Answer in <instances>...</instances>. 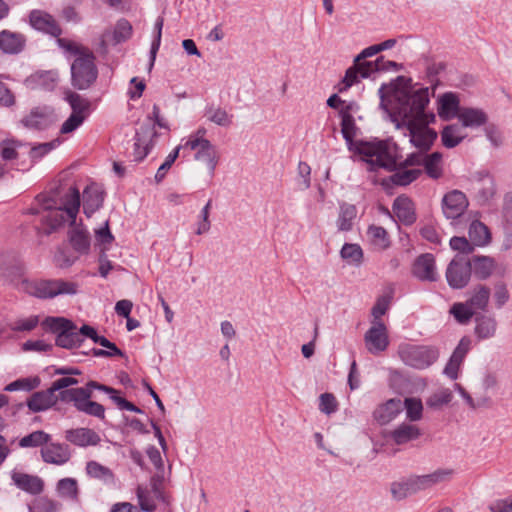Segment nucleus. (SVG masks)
Listing matches in <instances>:
<instances>
[{
	"instance_id": "21",
	"label": "nucleus",
	"mask_w": 512,
	"mask_h": 512,
	"mask_svg": "<svg viewBox=\"0 0 512 512\" xmlns=\"http://www.w3.org/2000/svg\"><path fill=\"white\" fill-rule=\"evenodd\" d=\"M41 456L44 462L63 465L67 463L71 457L69 447L60 443H47L41 449Z\"/></svg>"
},
{
	"instance_id": "34",
	"label": "nucleus",
	"mask_w": 512,
	"mask_h": 512,
	"mask_svg": "<svg viewBox=\"0 0 512 512\" xmlns=\"http://www.w3.org/2000/svg\"><path fill=\"white\" fill-rule=\"evenodd\" d=\"M69 232V238L75 251L87 254L90 250V235L88 230L81 224H73Z\"/></svg>"
},
{
	"instance_id": "56",
	"label": "nucleus",
	"mask_w": 512,
	"mask_h": 512,
	"mask_svg": "<svg viewBox=\"0 0 512 512\" xmlns=\"http://www.w3.org/2000/svg\"><path fill=\"white\" fill-rule=\"evenodd\" d=\"M95 240L96 245L101 248V251L104 253L108 250L114 241V236L112 235L108 222L106 221L104 226L95 230Z\"/></svg>"
},
{
	"instance_id": "4",
	"label": "nucleus",
	"mask_w": 512,
	"mask_h": 512,
	"mask_svg": "<svg viewBox=\"0 0 512 512\" xmlns=\"http://www.w3.org/2000/svg\"><path fill=\"white\" fill-rule=\"evenodd\" d=\"M92 389H97L107 393L121 410H127L136 413L141 412V410L133 403L119 396L117 390L99 384L95 381H90L85 387L67 389V391L61 393V396L64 402H72L78 411L103 419L105 415V409L101 404L91 401Z\"/></svg>"
},
{
	"instance_id": "54",
	"label": "nucleus",
	"mask_w": 512,
	"mask_h": 512,
	"mask_svg": "<svg viewBox=\"0 0 512 512\" xmlns=\"http://www.w3.org/2000/svg\"><path fill=\"white\" fill-rule=\"evenodd\" d=\"M422 171L416 168H404L393 174L392 180L395 184L406 186L416 180Z\"/></svg>"
},
{
	"instance_id": "58",
	"label": "nucleus",
	"mask_w": 512,
	"mask_h": 512,
	"mask_svg": "<svg viewBox=\"0 0 512 512\" xmlns=\"http://www.w3.org/2000/svg\"><path fill=\"white\" fill-rule=\"evenodd\" d=\"M181 151L180 145L176 146L165 158L164 162L158 168L155 174L156 182H161L166 176L168 170L171 168L175 160L178 158Z\"/></svg>"
},
{
	"instance_id": "29",
	"label": "nucleus",
	"mask_w": 512,
	"mask_h": 512,
	"mask_svg": "<svg viewBox=\"0 0 512 512\" xmlns=\"http://www.w3.org/2000/svg\"><path fill=\"white\" fill-rule=\"evenodd\" d=\"M468 262L471 267V273L480 280H486L491 277L497 267L495 259L490 256H474Z\"/></svg>"
},
{
	"instance_id": "62",
	"label": "nucleus",
	"mask_w": 512,
	"mask_h": 512,
	"mask_svg": "<svg viewBox=\"0 0 512 512\" xmlns=\"http://www.w3.org/2000/svg\"><path fill=\"white\" fill-rule=\"evenodd\" d=\"M449 243L453 250L463 254H469L474 250V245L470 239L468 240L465 237H452Z\"/></svg>"
},
{
	"instance_id": "13",
	"label": "nucleus",
	"mask_w": 512,
	"mask_h": 512,
	"mask_svg": "<svg viewBox=\"0 0 512 512\" xmlns=\"http://www.w3.org/2000/svg\"><path fill=\"white\" fill-rule=\"evenodd\" d=\"M471 277V267L468 261L462 258H454L447 267L446 279L449 286L453 289L465 287Z\"/></svg>"
},
{
	"instance_id": "36",
	"label": "nucleus",
	"mask_w": 512,
	"mask_h": 512,
	"mask_svg": "<svg viewBox=\"0 0 512 512\" xmlns=\"http://www.w3.org/2000/svg\"><path fill=\"white\" fill-rule=\"evenodd\" d=\"M441 142L445 148L451 149L458 146L467 137L466 131L458 124H449L443 127Z\"/></svg>"
},
{
	"instance_id": "61",
	"label": "nucleus",
	"mask_w": 512,
	"mask_h": 512,
	"mask_svg": "<svg viewBox=\"0 0 512 512\" xmlns=\"http://www.w3.org/2000/svg\"><path fill=\"white\" fill-rule=\"evenodd\" d=\"M391 493L395 499L401 500L410 494L415 493L411 480L395 482L391 485Z\"/></svg>"
},
{
	"instance_id": "53",
	"label": "nucleus",
	"mask_w": 512,
	"mask_h": 512,
	"mask_svg": "<svg viewBox=\"0 0 512 512\" xmlns=\"http://www.w3.org/2000/svg\"><path fill=\"white\" fill-rule=\"evenodd\" d=\"M42 325L55 333H63L64 331L75 328V325L70 320L64 317H47L42 322Z\"/></svg>"
},
{
	"instance_id": "15",
	"label": "nucleus",
	"mask_w": 512,
	"mask_h": 512,
	"mask_svg": "<svg viewBox=\"0 0 512 512\" xmlns=\"http://www.w3.org/2000/svg\"><path fill=\"white\" fill-rule=\"evenodd\" d=\"M411 164H421L424 171L431 179H439L443 176V155L440 152H433L425 155H411L408 159Z\"/></svg>"
},
{
	"instance_id": "5",
	"label": "nucleus",
	"mask_w": 512,
	"mask_h": 512,
	"mask_svg": "<svg viewBox=\"0 0 512 512\" xmlns=\"http://www.w3.org/2000/svg\"><path fill=\"white\" fill-rule=\"evenodd\" d=\"M57 44L67 57H73L71 64L72 84L78 89L88 88L97 78L93 53L81 44L65 38H57Z\"/></svg>"
},
{
	"instance_id": "50",
	"label": "nucleus",
	"mask_w": 512,
	"mask_h": 512,
	"mask_svg": "<svg viewBox=\"0 0 512 512\" xmlns=\"http://www.w3.org/2000/svg\"><path fill=\"white\" fill-rule=\"evenodd\" d=\"M82 338L75 328H70L63 333H59L56 338V344L62 348L71 349L81 344Z\"/></svg>"
},
{
	"instance_id": "16",
	"label": "nucleus",
	"mask_w": 512,
	"mask_h": 512,
	"mask_svg": "<svg viewBox=\"0 0 512 512\" xmlns=\"http://www.w3.org/2000/svg\"><path fill=\"white\" fill-rule=\"evenodd\" d=\"M498 322L492 314H477L474 318L473 333L478 341H487L496 337Z\"/></svg>"
},
{
	"instance_id": "18",
	"label": "nucleus",
	"mask_w": 512,
	"mask_h": 512,
	"mask_svg": "<svg viewBox=\"0 0 512 512\" xmlns=\"http://www.w3.org/2000/svg\"><path fill=\"white\" fill-rule=\"evenodd\" d=\"M56 117L53 109L49 107L36 108L22 119L25 127L30 129L43 130L54 123Z\"/></svg>"
},
{
	"instance_id": "22",
	"label": "nucleus",
	"mask_w": 512,
	"mask_h": 512,
	"mask_svg": "<svg viewBox=\"0 0 512 512\" xmlns=\"http://www.w3.org/2000/svg\"><path fill=\"white\" fill-rule=\"evenodd\" d=\"M58 401V397L50 388L34 392L26 401L28 409L33 413L46 411L53 407Z\"/></svg>"
},
{
	"instance_id": "44",
	"label": "nucleus",
	"mask_w": 512,
	"mask_h": 512,
	"mask_svg": "<svg viewBox=\"0 0 512 512\" xmlns=\"http://www.w3.org/2000/svg\"><path fill=\"white\" fill-rule=\"evenodd\" d=\"M367 238L375 248L380 250L386 249L390 244L387 231L383 227L374 224L368 227Z\"/></svg>"
},
{
	"instance_id": "52",
	"label": "nucleus",
	"mask_w": 512,
	"mask_h": 512,
	"mask_svg": "<svg viewBox=\"0 0 512 512\" xmlns=\"http://www.w3.org/2000/svg\"><path fill=\"white\" fill-rule=\"evenodd\" d=\"M492 299L496 309L503 308L510 300L508 286L503 281H498L493 285Z\"/></svg>"
},
{
	"instance_id": "37",
	"label": "nucleus",
	"mask_w": 512,
	"mask_h": 512,
	"mask_svg": "<svg viewBox=\"0 0 512 512\" xmlns=\"http://www.w3.org/2000/svg\"><path fill=\"white\" fill-rule=\"evenodd\" d=\"M468 236L474 246L484 247L491 242L489 228L479 220H473L468 227Z\"/></svg>"
},
{
	"instance_id": "59",
	"label": "nucleus",
	"mask_w": 512,
	"mask_h": 512,
	"mask_svg": "<svg viewBox=\"0 0 512 512\" xmlns=\"http://www.w3.org/2000/svg\"><path fill=\"white\" fill-rule=\"evenodd\" d=\"M39 324V317L32 315L26 318H19L10 323V329L16 332H29L37 327Z\"/></svg>"
},
{
	"instance_id": "3",
	"label": "nucleus",
	"mask_w": 512,
	"mask_h": 512,
	"mask_svg": "<svg viewBox=\"0 0 512 512\" xmlns=\"http://www.w3.org/2000/svg\"><path fill=\"white\" fill-rule=\"evenodd\" d=\"M37 201L40 208L33 209V213L40 215L46 233L65 223L75 224L80 207V193L76 187H70L59 200L39 196Z\"/></svg>"
},
{
	"instance_id": "20",
	"label": "nucleus",
	"mask_w": 512,
	"mask_h": 512,
	"mask_svg": "<svg viewBox=\"0 0 512 512\" xmlns=\"http://www.w3.org/2000/svg\"><path fill=\"white\" fill-rule=\"evenodd\" d=\"M29 22L34 29L52 36L57 37L61 33V29L54 18L41 10L32 11L29 16Z\"/></svg>"
},
{
	"instance_id": "45",
	"label": "nucleus",
	"mask_w": 512,
	"mask_h": 512,
	"mask_svg": "<svg viewBox=\"0 0 512 512\" xmlns=\"http://www.w3.org/2000/svg\"><path fill=\"white\" fill-rule=\"evenodd\" d=\"M41 384V379L38 376H29L19 378L5 386L4 390L7 392L25 391L30 392L38 388Z\"/></svg>"
},
{
	"instance_id": "19",
	"label": "nucleus",
	"mask_w": 512,
	"mask_h": 512,
	"mask_svg": "<svg viewBox=\"0 0 512 512\" xmlns=\"http://www.w3.org/2000/svg\"><path fill=\"white\" fill-rule=\"evenodd\" d=\"M437 112L442 120L449 121L458 118L460 110V101L456 94L447 92L441 95L437 101Z\"/></svg>"
},
{
	"instance_id": "46",
	"label": "nucleus",
	"mask_w": 512,
	"mask_h": 512,
	"mask_svg": "<svg viewBox=\"0 0 512 512\" xmlns=\"http://www.w3.org/2000/svg\"><path fill=\"white\" fill-rule=\"evenodd\" d=\"M403 403V410L406 411V418L410 422H416L423 417V403L420 398L407 397Z\"/></svg>"
},
{
	"instance_id": "27",
	"label": "nucleus",
	"mask_w": 512,
	"mask_h": 512,
	"mask_svg": "<svg viewBox=\"0 0 512 512\" xmlns=\"http://www.w3.org/2000/svg\"><path fill=\"white\" fill-rule=\"evenodd\" d=\"M132 35V26L126 19H120L113 30H106L102 35L104 45H116L127 41Z\"/></svg>"
},
{
	"instance_id": "42",
	"label": "nucleus",
	"mask_w": 512,
	"mask_h": 512,
	"mask_svg": "<svg viewBox=\"0 0 512 512\" xmlns=\"http://www.w3.org/2000/svg\"><path fill=\"white\" fill-rule=\"evenodd\" d=\"M449 314L460 325H467L477 315L467 300L453 303L449 309Z\"/></svg>"
},
{
	"instance_id": "55",
	"label": "nucleus",
	"mask_w": 512,
	"mask_h": 512,
	"mask_svg": "<svg viewBox=\"0 0 512 512\" xmlns=\"http://www.w3.org/2000/svg\"><path fill=\"white\" fill-rule=\"evenodd\" d=\"M95 343L108 349V350L93 349V355L96 357H110V356H121L122 355L121 350L118 349L114 343L110 342L107 338H105L103 336H98L95 339Z\"/></svg>"
},
{
	"instance_id": "1",
	"label": "nucleus",
	"mask_w": 512,
	"mask_h": 512,
	"mask_svg": "<svg viewBox=\"0 0 512 512\" xmlns=\"http://www.w3.org/2000/svg\"><path fill=\"white\" fill-rule=\"evenodd\" d=\"M380 107L387 113L397 130L409 138L410 143L420 150H429L437 133L429 128L434 114L426 113L429 104V88L412 86L410 80L398 77L379 88Z\"/></svg>"
},
{
	"instance_id": "6",
	"label": "nucleus",
	"mask_w": 512,
	"mask_h": 512,
	"mask_svg": "<svg viewBox=\"0 0 512 512\" xmlns=\"http://www.w3.org/2000/svg\"><path fill=\"white\" fill-rule=\"evenodd\" d=\"M19 290L39 299H53L58 296H75L80 291L76 281L53 279H23L19 283Z\"/></svg>"
},
{
	"instance_id": "43",
	"label": "nucleus",
	"mask_w": 512,
	"mask_h": 512,
	"mask_svg": "<svg viewBox=\"0 0 512 512\" xmlns=\"http://www.w3.org/2000/svg\"><path fill=\"white\" fill-rule=\"evenodd\" d=\"M56 492L61 498L77 500L79 494L77 480L71 477L60 479L56 484Z\"/></svg>"
},
{
	"instance_id": "8",
	"label": "nucleus",
	"mask_w": 512,
	"mask_h": 512,
	"mask_svg": "<svg viewBox=\"0 0 512 512\" xmlns=\"http://www.w3.org/2000/svg\"><path fill=\"white\" fill-rule=\"evenodd\" d=\"M398 354L406 365L417 369H425L429 367L439 357V352L434 347L413 345L409 343L399 345Z\"/></svg>"
},
{
	"instance_id": "28",
	"label": "nucleus",
	"mask_w": 512,
	"mask_h": 512,
	"mask_svg": "<svg viewBox=\"0 0 512 512\" xmlns=\"http://www.w3.org/2000/svg\"><path fill=\"white\" fill-rule=\"evenodd\" d=\"M156 135L154 127L141 128L140 132L136 133L134 143V160L137 162L142 161L152 146V138Z\"/></svg>"
},
{
	"instance_id": "33",
	"label": "nucleus",
	"mask_w": 512,
	"mask_h": 512,
	"mask_svg": "<svg viewBox=\"0 0 512 512\" xmlns=\"http://www.w3.org/2000/svg\"><path fill=\"white\" fill-rule=\"evenodd\" d=\"M393 212L404 224H412L415 219V208L410 198L406 196H399L394 200Z\"/></svg>"
},
{
	"instance_id": "23",
	"label": "nucleus",
	"mask_w": 512,
	"mask_h": 512,
	"mask_svg": "<svg viewBox=\"0 0 512 512\" xmlns=\"http://www.w3.org/2000/svg\"><path fill=\"white\" fill-rule=\"evenodd\" d=\"M413 274L422 281H436L438 273L433 255L424 254L419 256L414 263Z\"/></svg>"
},
{
	"instance_id": "41",
	"label": "nucleus",
	"mask_w": 512,
	"mask_h": 512,
	"mask_svg": "<svg viewBox=\"0 0 512 512\" xmlns=\"http://www.w3.org/2000/svg\"><path fill=\"white\" fill-rule=\"evenodd\" d=\"M340 257L348 265L359 267L364 260V252L359 244L345 243L340 250Z\"/></svg>"
},
{
	"instance_id": "38",
	"label": "nucleus",
	"mask_w": 512,
	"mask_h": 512,
	"mask_svg": "<svg viewBox=\"0 0 512 512\" xmlns=\"http://www.w3.org/2000/svg\"><path fill=\"white\" fill-rule=\"evenodd\" d=\"M86 474L93 479L102 482L105 485L115 484V475L112 470L97 461H89L86 464Z\"/></svg>"
},
{
	"instance_id": "49",
	"label": "nucleus",
	"mask_w": 512,
	"mask_h": 512,
	"mask_svg": "<svg viewBox=\"0 0 512 512\" xmlns=\"http://www.w3.org/2000/svg\"><path fill=\"white\" fill-rule=\"evenodd\" d=\"M59 503L46 497L41 496L34 498L28 504V512H58Z\"/></svg>"
},
{
	"instance_id": "26",
	"label": "nucleus",
	"mask_w": 512,
	"mask_h": 512,
	"mask_svg": "<svg viewBox=\"0 0 512 512\" xmlns=\"http://www.w3.org/2000/svg\"><path fill=\"white\" fill-rule=\"evenodd\" d=\"M457 119L464 130L465 128L476 129L486 124L488 116L480 108L462 107Z\"/></svg>"
},
{
	"instance_id": "40",
	"label": "nucleus",
	"mask_w": 512,
	"mask_h": 512,
	"mask_svg": "<svg viewBox=\"0 0 512 512\" xmlns=\"http://www.w3.org/2000/svg\"><path fill=\"white\" fill-rule=\"evenodd\" d=\"M24 37L21 34L3 30L0 33V48L5 53L15 54L22 50Z\"/></svg>"
},
{
	"instance_id": "51",
	"label": "nucleus",
	"mask_w": 512,
	"mask_h": 512,
	"mask_svg": "<svg viewBox=\"0 0 512 512\" xmlns=\"http://www.w3.org/2000/svg\"><path fill=\"white\" fill-rule=\"evenodd\" d=\"M207 119L216 125L227 127L232 123V115L221 107L211 106L206 112Z\"/></svg>"
},
{
	"instance_id": "7",
	"label": "nucleus",
	"mask_w": 512,
	"mask_h": 512,
	"mask_svg": "<svg viewBox=\"0 0 512 512\" xmlns=\"http://www.w3.org/2000/svg\"><path fill=\"white\" fill-rule=\"evenodd\" d=\"M206 133L205 128H198L182 138L179 145L183 151H194V159L205 164L209 174L213 176L219 164L220 154L216 146L206 138Z\"/></svg>"
},
{
	"instance_id": "2",
	"label": "nucleus",
	"mask_w": 512,
	"mask_h": 512,
	"mask_svg": "<svg viewBox=\"0 0 512 512\" xmlns=\"http://www.w3.org/2000/svg\"><path fill=\"white\" fill-rule=\"evenodd\" d=\"M341 131L350 151L359 155L361 160L368 163L372 169L395 168L398 158L397 146L389 140H377L371 142H353L356 136L354 117H341Z\"/></svg>"
},
{
	"instance_id": "60",
	"label": "nucleus",
	"mask_w": 512,
	"mask_h": 512,
	"mask_svg": "<svg viewBox=\"0 0 512 512\" xmlns=\"http://www.w3.org/2000/svg\"><path fill=\"white\" fill-rule=\"evenodd\" d=\"M382 57L377 58L375 61H365L361 60L358 63H355L357 66L360 76L363 78H367L371 76L373 73L380 71L379 67H381Z\"/></svg>"
},
{
	"instance_id": "31",
	"label": "nucleus",
	"mask_w": 512,
	"mask_h": 512,
	"mask_svg": "<svg viewBox=\"0 0 512 512\" xmlns=\"http://www.w3.org/2000/svg\"><path fill=\"white\" fill-rule=\"evenodd\" d=\"M490 298V288L484 284H478L470 290L467 301L474 310V312L478 314L477 312L479 311H487Z\"/></svg>"
},
{
	"instance_id": "32",
	"label": "nucleus",
	"mask_w": 512,
	"mask_h": 512,
	"mask_svg": "<svg viewBox=\"0 0 512 512\" xmlns=\"http://www.w3.org/2000/svg\"><path fill=\"white\" fill-rule=\"evenodd\" d=\"M452 475L451 470L441 469L431 474L421 475L410 478L414 492L427 489L437 483L450 479Z\"/></svg>"
},
{
	"instance_id": "10",
	"label": "nucleus",
	"mask_w": 512,
	"mask_h": 512,
	"mask_svg": "<svg viewBox=\"0 0 512 512\" xmlns=\"http://www.w3.org/2000/svg\"><path fill=\"white\" fill-rule=\"evenodd\" d=\"M164 481V475L155 473L150 480L149 487L138 486L137 498L143 511L152 512L156 508V501H166L163 490Z\"/></svg>"
},
{
	"instance_id": "63",
	"label": "nucleus",
	"mask_w": 512,
	"mask_h": 512,
	"mask_svg": "<svg viewBox=\"0 0 512 512\" xmlns=\"http://www.w3.org/2000/svg\"><path fill=\"white\" fill-rule=\"evenodd\" d=\"M319 409L321 412L329 415L337 410V402L335 397L330 393L320 395Z\"/></svg>"
},
{
	"instance_id": "64",
	"label": "nucleus",
	"mask_w": 512,
	"mask_h": 512,
	"mask_svg": "<svg viewBox=\"0 0 512 512\" xmlns=\"http://www.w3.org/2000/svg\"><path fill=\"white\" fill-rule=\"evenodd\" d=\"M488 509L491 512H512V496L492 501Z\"/></svg>"
},
{
	"instance_id": "17",
	"label": "nucleus",
	"mask_w": 512,
	"mask_h": 512,
	"mask_svg": "<svg viewBox=\"0 0 512 512\" xmlns=\"http://www.w3.org/2000/svg\"><path fill=\"white\" fill-rule=\"evenodd\" d=\"M472 185L480 202H487L495 194L494 179L487 170L476 171L472 175Z\"/></svg>"
},
{
	"instance_id": "47",
	"label": "nucleus",
	"mask_w": 512,
	"mask_h": 512,
	"mask_svg": "<svg viewBox=\"0 0 512 512\" xmlns=\"http://www.w3.org/2000/svg\"><path fill=\"white\" fill-rule=\"evenodd\" d=\"M453 399L452 391L448 388H439L434 391L427 399L426 405L431 409H439L444 405H448Z\"/></svg>"
},
{
	"instance_id": "48",
	"label": "nucleus",
	"mask_w": 512,
	"mask_h": 512,
	"mask_svg": "<svg viewBox=\"0 0 512 512\" xmlns=\"http://www.w3.org/2000/svg\"><path fill=\"white\" fill-rule=\"evenodd\" d=\"M50 439L51 436L48 433L37 430L22 437L18 444L21 448H36L47 444Z\"/></svg>"
},
{
	"instance_id": "35",
	"label": "nucleus",
	"mask_w": 512,
	"mask_h": 512,
	"mask_svg": "<svg viewBox=\"0 0 512 512\" xmlns=\"http://www.w3.org/2000/svg\"><path fill=\"white\" fill-rule=\"evenodd\" d=\"M103 203V194L100 188L91 184L83 191V210L84 213L90 217L96 210H98Z\"/></svg>"
},
{
	"instance_id": "24",
	"label": "nucleus",
	"mask_w": 512,
	"mask_h": 512,
	"mask_svg": "<svg viewBox=\"0 0 512 512\" xmlns=\"http://www.w3.org/2000/svg\"><path fill=\"white\" fill-rule=\"evenodd\" d=\"M65 439L79 447L96 446L100 442V436L89 428L70 429L65 432Z\"/></svg>"
},
{
	"instance_id": "14",
	"label": "nucleus",
	"mask_w": 512,
	"mask_h": 512,
	"mask_svg": "<svg viewBox=\"0 0 512 512\" xmlns=\"http://www.w3.org/2000/svg\"><path fill=\"white\" fill-rule=\"evenodd\" d=\"M403 411V403L400 398H391L378 404L373 410L374 421L385 426L394 421Z\"/></svg>"
},
{
	"instance_id": "9",
	"label": "nucleus",
	"mask_w": 512,
	"mask_h": 512,
	"mask_svg": "<svg viewBox=\"0 0 512 512\" xmlns=\"http://www.w3.org/2000/svg\"><path fill=\"white\" fill-rule=\"evenodd\" d=\"M66 101L72 109L71 115L64 121L60 128V133L70 134L77 130L89 115V101L79 94L69 92L66 94Z\"/></svg>"
},
{
	"instance_id": "39",
	"label": "nucleus",
	"mask_w": 512,
	"mask_h": 512,
	"mask_svg": "<svg viewBox=\"0 0 512 512\" xmlns=\"http://www.w3.org/2000/svg\"><path fill=\"white\" fill-rule=\"evenodd\" d=\"M357 217V208L353 204L343 203L340 205L339 215L336 220L337 229L341 232L352 230Z\"/></svg>"
},
{
	"instance_id": "12",
	"label": "nucleus",
	"mask_w": 512,
	"mask_h": 512,
	"mask_svg": "<svg viewBox=\"0 0 512 512\" xmlns=\"http://www.w3.org/2000/svg\"><path fill=\"white\" fill-rule=\"evenodd\" d=\"M469 202L465 193L454 189L447 192L442 198V211L447 219H457L464 214Z\"/></svg>"
},
{
	"instance_id": "11",
	"label": "nucleus",
	"mask_w": 512,
	"mask_h": 512,
	"mask_svg": "<svg viewBox=\"0 0 512 512\" xmlns=\"http://www.w3.org/2000/svg\"><path fill=\"white\" fill-rule=\"evenodd\" d=\"M367 351L373 355L384 352L390 343L388 330L383 321H371V326L364 334Z\"/></svg>"
},
{
	"instance_id": "25",
	"label": "nucleus",
	"mask_w": 512,
	"mask_h": 512,
	"mask_svg": "<svg viewBox=\"0 0 512 512\" xmlns=\"http://www.w3.org/2000/svg\"><path fill=\"white\" fill-rule=\"evenodd\" d=\"M11 478L13 483L19 489L27 493L40 494L44 489L43 480L36 475H30L20 471H13Z\"/></svg>"
},
{
	"instance_id": "30",
	"label": "nucleus",
	"mask_w": 512,
	"mask_h": 512,
	"mask_svg": "<svg viewBox=\"0 0 512 512\" xmlns=\"http://www.w3.org/2000/svg\"><path fill=\"white\" fill-rule=\"evenodd\" d=\"M421 434L420 428L409 422H402L389 433L391 439L397 445L417 440Z\"/></svg>"
},
{
	"instance_id": "57",
	"label": "nucleus",
	"mask_w": 512,
	"mask_h": 512,
	"mask_svg": "<svg viewBox=\"0 0 512 512\" xmlns=\"http://www.w3.org/2000/svg\"><path fill=\"white\" fill-rule=\"evenodd\" d=\"M33 80L42 88L52 90L58 81V73L56 71L39 72L33 76Z\"/></svg>"
}]
</instances>
